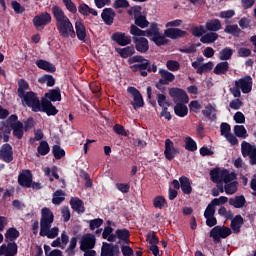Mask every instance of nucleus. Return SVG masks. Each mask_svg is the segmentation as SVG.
<instances>
[{"mask_svg":"<svg viewBox=\"0 0 256 256\" xmlns=\"http://www.w3.org/2000/svg\"><path fill=\"white\" fill-rule=\"evenodd\" d=\"M185 142V149L186 151H191L192 153L197 151V142L191 138V136H187L184 139Z\"/></svg>","mask_w":256,"mask_h":256,"instance_id":"de8ad7c7","label":"nucleus"},{"mask_svg":"<svg viewBox=\"0 0 256 256\" xmlns=\"http://www.w3.org/2000/svg\"><path fill=\"white\" fill-rule=\"evenodd\" d=\"M228 71H229V62L223 61V62H219L215 66L213 73L215 75H226Z\"/></svg>","mask_w":256,"mask_h":256,"instance_id":"7c9ffc66","label":"nucleus"},{"mask_svg":"<svg viewBox=\"0 0 256 256\" xmlns=\"http://www.w3.org/2000/svg\"><path fill=\"white\" fill-rule=\"evenodd\" d=\"M219 39V34L216 32H210L205 35H203L200 38L201 43H204L205 45H211V43H215V41Z\"/></svg>","mask_w":256,"mask_h":256,"instance_id":"4c0bfd02","label":"nucleus"},{"mask_svg":"<svg viewBox=\"0 0 256 256\" xmlns=\"http://www.w3.org/2000/svg\"><path fill=\"white\" fill-rule=\"evenodd\" d=\"M231 233L232 231L229 227L218 225L211 229L210 237L213 239L214 243H221V239H227Z\"/></svg>","mask_w":256,"mask_h":256,"instance_id":"423d86ee","label":"nucleus"},{"mask_svg":"<svg viewBox=\"0 0 256 256\" xmlns=\"http://www.w3.org/2000/svg\"><path fill=\"white\" fill-rule=\"evenodd\" d=\"M206 32L207 31L205 30V26L203 25L196 26L191 29L193 37H203V35H205Z\"/></svg>","mask_w":256,"mask_h":256,"instance_id":"13d9d810","label":"nucleus"},{"mask_svg":"<svg viewBox=\"0 0 256 256\" xmlns=\"http://www.w3.org/2000/svg\"><path fill=\"white\" fill-rule=\"evenodd\" d=\"M159 74L161 75V79H159L160 83L169 85L170 83H173L175 81V74L165 70L160 69Z\"/></svg>","mask_w":256,"mask_h":256,"instance_id":"bb28decb","label":"nucleus"},{"mask_svg":"<svg viewBox=\"0 0 256 256\" xmlns=\"http://www.w3.org/2000/svg\"><path fill=\"white\" fill-rule=\"evenodd\" d=\"M145 37H148L149 39L153 38L155 35L160 33L159 24L157 22H152L150 24V27L147 30H144Z\"/></svg>","mask_w":256,"mask_h":256,"instance_id":"58836bf2","label":"nucleus"},{"mask_svg":"<svg viewBox=\"0 0 256 256\" xmlns=\"http://www.w3.org/2000/svg\"><path fill=\"white\" fill-rule=\"evenodd\" d=\"M52 15L56 21V29L61 37L64 39H69V37L74 39L75 28L73 27L71 20H69V17L65 15L63 9L57 5L52 6Z\"/></svg>","mask_w":256,"mask_h":256,"instance_id":"f257e3e1","label":"nucleus"},{"mask_svg":"<svg viewBox=\"0 0 256 256\" xmlns=\"http://www.w3.org/2000/svg\"><path fill=\"white\" fill-rule=\"evenodd\" d=\"M40 237H47L48 239H55L59 235V228L58 227H53L51 229V226L48 227V229L43 230L40 229L39 232Z\"/></svg>","mask_w":256,"mask_h":256,"instance_id":"cd10ccee","label":"nucleus"},{"mask_svg":"<svg viewBox=\"0 0 256 256\" xmlns=\"http://www.w3.org/2000/svg\"><path fill=\"white\" fill-rule=\"evenodd\" d=\"M120 254L121 251L119 250V245L109 244L107 242L103 243L100 256H118Z\"/></svg>","mask_w":256,"mask_h":256,"instance_id":"dca6fc26","label":"nucleus"},{"mask_svg":"<svg viewBox=\"0 0 256 256\" xmlns=\"http://www.w3.org/2000/svg\"><path fill=\"white\" fill-rule=\"evenodd\" d=\"M222 182L224 183H231V181H235L237 179V174L235 172H229V170L224 169L222 170Z\"/></svg>","mask_w":256,"mask_h":256,"instance_id":"8fccbe9b","label":"nucleus"},{"mask_svg":"<svg viewBox=\"0 0 256 256\" xmlns=\"http://www.w3.org/2000/svg\"><path fill=\"white\" fill-rule=\"evenodd\" d=\"M65 201V192L63 190H56L53 194L52 203L54 205H61Z\"/></svg>","mask_w":256,"mask_h":256,"instance_id":"09e8293b","label":"nucleus"},{"mask_svg":"<svg viewBox=\"0 0 256 256\" xmlns=\"http://www.w3.org/2000/svg\"><path fill=\"white\" fill-rule=\"evenodd\" d=\"M220 133L222 137H227L228 135L231 134V125L227 122H223L220 125Z\"/></svg>","mask_w":256,"mask_h":256,"instance_id":"69168bd1","label":"nucleus"},{"mask_svg":"<svg viewBox=\"0 0 256 256\" xmlns=\"http://www.w3.org/2000/svg\"><path fill=\"white\" fill-rule=\"evenodd\" d=\"M179 181L182 193H184V195H191V193H193V187L191 186V181L187 176H181Z\"/></svg>","mask_w":256,"mask_h":256,"instance_id":"b1692460","label":"nucleus"},{"mask_svg":"<svg viewBox=\"0 0 256 256\" xmlns=\"http://www.w3.org/2000/svg\"><path fill=\"white\" fill-rule=\"evenodd\" d=\"M165 37V35L161 34V32H159L157 35L152 36V38H150V41H152L153 43H155V45H157V47H161L163 45H167V43H169V40H167Z\"/></svg>","mask_w":256,"mask_h":256,"instance_id":"a19ab883","label":"nucleus"},{"mask_svg":"<svg viewBox=\"0 0 256 256\" xmlns=\"http://www.w3.org/2000/svg\"><path fill=\"white\" fill-rule=\"evenodd\" d=\"M6 123L10 129H12V135L18 140L23 139V135H25V132L23 131V123L19 121V117L17 114H12L8 117L6 120Z\"/></svg>","mask_w":256,"mask_h":256,"instance_id":"39448f33","label":"nucleus"},{"mask_svg":"<svg viewBox=\"0 0 256 256\" xmlns=\"http://www.w3.org/2000/svg\"><path fill=\"white\" fill-rule=\"evenodd\" d=\"M90 231H95V229H99L101 225H103L104 221L101 218H95L88 221Z\"/></svg>","mask_w":256,"mask_h":256,"instance_id":"5fc2aeb1","label":"nucleus"},{"mask_svg":"<svg viewBox=\"0 0 256 256\" xmlns=\"http://www.w3.org/2000/svg\"><path fill=\"white\" fill-rule=\"evenodd\" d=\"M44 97V99H47L50 103L61 101V88L55 87L54 89L49 90L45 93Z\"/></svg>","mask_w":256,"mask_h":256,"instance_id":"5701e85b","label":"nucleus"},{"mask_svg":"<svg viewBox=\"0 0 256 256\" xmlns=\"http://www.w3.org/2000/svg\"><path fill=\"white\" fill-rule=\"evenodd\" d=\"M127 92L133 97V102H131V105L135 111H137V109H141V107H144L145 101L143 100V95H141V92H139L137 88L130 86L127 88Z\"/></svg>","mask_w":256,"mask_h":256,"instance_id":"9d476101","label":"nucleus"},{"mask_svg":"<svg viewBox=\"0 0 256 256\" xmlns=\"http://www.w3.org/2000/svg\"><path fill=\"white\" fill-rule=\"evenodd\" d=\"M116 16L117 13H115L113 8H105L101 13L102 20L104 21L105 25H108L109 27L113 25Z\"/></svg>","mask_w":256,"mask_h":256,"instance_id":"aec40b11","label":"nucleus"},{"mask_svg":"<svg viewBox=\"0 0 256 256\" xmlns=\"http://www.w3.org/2000/svg\"><path fill=\"white\" fill-rule=\"evenodd\" d=\"M133 43L138 53H147L149 51V40L145 37H133Z\"/></svg>","mask_w":256,"mask_h":256,"instance_id":"f3484780","label":"nucleus"},{"mask_svg":"<svg viewBox=\"0 0 256 256\" xmlns=\"http://www.w3.org/2000/svg\"><path fill=\"white\" fill-rule=\"evenodd\" d=\"M38 83H40L41 85L46 83L47 87H54L55 78L51 74H45L38 79Z\"/></svg>","mask_w":256,"mask_h":256,"instance_id":"37998d69","label":"nucleus"},{"mask_svg":"<svg viewBox=\"0 0 256 256\" xmlns=\"http://www.w3.org/2000/svg\"><path fill=\"white\" fill-rule=\"evenodd\" d=\"M166 67H167V69H169V71H179L181 66H180L179 62H177L175 60H168L166 63Z\"/></svg>","mask_w":256,"mask_h":256,"instance_id":"774afa93","label":"nucleus"},{"mask_svg":"<svg viewBox=\"0 0 256 256\" xmlns=\"http://www.w3.org/2000/svg\"><path fill=\"white\" fill-rule=\"evenodd\" d=\"M69 203L71 209H73V211L76 213H85V202H83V200H81L79 197H72Z\"/></svg>","mask_w":256,"mask_h":256,"instance_id":"4be33fe9","label":"nucleus"},{"mask_svg":"<svg viewBox=\"0 0 256 256\" xmlns=\"http://www.w3.org/2000/svg\"><path fill=\"white\" fill-rule=\"evenodd\" d=\"M116 237L120 239V241H124V243H129V238L131 237V233L127 230V228L124 229H117L116 230Z\"/></svg>","mask_w":256,"mask_h":256,"instance_id":"79ce46f5","label":"nucleus"},{"mask_svg":"<svg viewBox=\"0 0 256 256\" xmlns=\"http://www.w3.org/2000/svg\"><path fill=\"white\" fill-rule=\"evenodd\" d=\"M211 69H213V62L210 61L200 65L196 73H198V75H203L204 73H207V71H211Z\"/></svg>","mask_w":256,"mask_h":256,"instance_id":"680f3d73","label":"nucleus"},{"mask_svg":"<svg viewBox=\"0 0 256 256\" xmlns=\"http://www.w3.org/2000/svg\"><path fill=\"white\" fill-rule=\"evenodd\" d=\"M128 63L130 66V69L133 71V73H137V71H147L148 73H157V65L153 64L151 66V61L145 59V57L141 55H135L128 59ZM133 63H137L134 64Z\"/></svg>","mask_w":256,"mask_h":256,"instance_id":"f03ea898","label":"nucleus"},{"mask_svg":"<svg viewBox=\"0 0 256 256\" xmlns=\"http://www.w3.org/2000/svg\"><path fill=\"white\" fill-rule=\"evenodd\" d=\"M153 207H155V209H167L169 205L167 204V199L163 196H156L153 199Z\"/></svg>","mask_w":256,"mask_h":256,"instance_id":"ea45409f","label":"nucleus"},{"mask_svg":"<svg viewBox=\"0 0 256 256\" xmlns=\"http://www.w3.org/2000/svg\"><path fill=\"white\" fill-rule=\"evenodd\" d=\"M164 36L168 39H183L187 37V31L181 30L179 28H168L164 31Z\"/></svg>","mask_w":256,"mask_h":256,"instance_id":"6ab92c4d","label":"nucleus"},{"mask_svg":"<svg viewBox=\"0 0 256 256\" xmlns=\"http://www.w3.org/2000/svg\"><path fill=\"white\" fill-rule=\"evenodd\" d=\"M206 31H211L212 33H217L221 29V20L212 19L206 22Z\"/></svg>","mask_w":256,"mask_h":256,"instance_id":"c756f323","label":"nucleus"},{"mask_svg":"<svg viewBox=\"0 0 256 256\" xmlns=\"http://www.w3.org/2000/svg\"><path fill=\"white\" fill-rule=\"evenodd\" d=\"M170 97L173 98L174 103H189V96L187 92L181 88H170L169 90Z\"/></svg>","mask_w":256,"mask_h":256,"instance_id":"f8f14e48","label":"nucleus"},{"mask_svg":"<svg viewBox=\"0 0 256 256\" xmlns=\"http://www.w3.org/2000/svg\"><path fill=\"white\" fill-rule=\"evenodd\" d=\"M253 90V78L250 75H246L235 81V85L230 89L233 97H241V91L244 94L251 93Z\"/></svg>","mask_w":256,"mask_h":256,"instance_id":"7ed1b4c3","label":"nucleus"},{"mask_svg":"<svg viewBox=\"0 0 256 256\" xmlns=\"http://www.w3.org/2000/svg\"><path fill=\"white\" fill-rule=\"evenodd\" d=\"M116 52L122 57V59H127L131 55H135V48L133 46H128L125 48H116Z\"/></svg>","mask_w":256,"mask_h":256,"instance_id":"e433bc0d","label":"nucleus"},{"mask_svg":"<svg viewBox=\"0 0 256 256\" xmlns=\"http://www.w3.org/2000/svg\"><path fill=\"white\" fill-rule=\"evenodd\" d=\"M49 151H51V147H49V143L45 140H42L37 147V153L38 155H42L43 157L45 155H49Z\"/></svg>","mask_w":256,"mask_h":256,"instance_id":"49530a36","label":"nucleus"},{"mask_svg":"<svg viewBox=\"0 0 256 256\" xmlns=\"http://www.w3.org/2000/svg\"><path fill=\"white\" fill-rule=\"evenodd\" d=\"M245 203H247V200L245 199L244 195L235 196L234 198L229 199V205L235 207V209H241L245 207Z\"/></svg>","mask_w":256,"mask_h":256,"instance_id":"c85d7f7f","label":"nucleus"},{"mask_svg":"<svg viewBox=\"0 0 256 256\" xmlns=\"http://www.w3.org/2000/svg\"><path fill=\"white\" fill-rule=\"evenodd\" d=\"M76 35L79 41L85 43V39H87V29L85 25L81 21H77L75 23Z\"/></svg>","mask_w":256,"mask_h":256,"instance_id":"393cba45","label":"nucleus"},{"mask_svg":"<svg viewBox=\"0 0 256 256\" xmlns=\"http://www.w3.org/2000/svg\"><path fill=\"white\" fill-rule=\"evenodd\" d=\"M174 113L177 115V117H187V114L189 113V108H187V105L183 103H176L174 106Z\"/></svg>","mask_w":256,"mask_h":256,"instance_id":"c9c22d12","label":"nucleus"},{"mask_svg":"<svg viewBox=\"0 0 256 256\" xmlns=\"http://www.w3.org/2000/svg\"><path fill=\"white\" fill-rule=\"evenodd\" d=\"M32 183H33V174L31 173V170H23L18 175V184L21 187H26L27 189H29Z\"/></svg>","mask_w":256,"mask_h":256,"instance_id":"4468645a","label":"nucleus"},{"mask_svg":"<svg viewBox=\"0 0 256 256\" xmlns=\"http://www.w3.org/2000/svg\"><path fill=\"white\" fill-rule=\"evenodd\" d=\"M243 224V216L236 215L230 224V227L234 233H241V225Z\"/></svg>","mask_w":256,"mask_h":256,"instance_id":"2f4dec72","label":"nucleus"},{"mask_svg":"<svg viewBox=\"0 0 256 256\" xmlns=\"http://www.w3.org/2000/svg\"><path fill=\"white\" fill-rule=\"evenodd\" d=\"M210 179L213 183H223V170H221V168L211 170Z\"/></svg>","mask_w":256,"mask_h":256,"instance_id":"473e14b6","label":"nucleus"},{"mask_svg":"<svg viewBox=\"0 0 256 256\" xmlns=\"http://www.w3.org/2000/svg\"><path fill=\"white\" fill-rule=\"evenodd\" d=\"M157 103L162 109L163 107H171V104L167 102V96L165 94H157Z\"/></svg>","mask_w":256,"mask_h":256,"instance_id":"0e129e2a","label":"nucleus"},{"mask_svg":"<svg viewBox=\"0 0 256 256\" xmlns=\"http://www.w3.org/2000/svg\"><path fill=\"white\" fill-rule=\"evenodd\" d=\"M134 23L137 27H140V29H147V27H149L147 16L143 14L134 18Z\"/></svg>","mask_w":256,"mask_h":256,"instance_id":"c03bdc74","label":"nucleus"},{"mask_svg":"<svg viewBox=\"0 0 256 256\" xmlns=\"http://www.w3.org/2000/svg\"><path fill=\"white\" fill-rule=\"evenodd\" d=\"M51 21H53V18L49 12H42L33 18L32 23L35 29L39 31L40 29H45V27H47Z\"/></svg>","mask_w":256,"mask_h":256,"instance_id":"6e6552de","label":"nucleus"},{"mask_svg":"<svg viewBox=\"0 0 256 256\" xmlns=\"http://www.w3.org/2000/svg\"><path fill=\"white\" fill-rule=\"evenodd\" d=\"M238 184L239 183L237 181L227 183L224 186V190H225L226 195H234V193H237V185Z\"/></svg>","mask_w":256,"mask_h":256,"instance_id":"3c124183","label":"nucleus"},{"mask_svg":"<svg viewBox=\"0 0 256 256\" xmlns=\"http://www.w3.org/2000/svg\"><path fill=\"white\" fill-rule=\"evenodd\" d=\"M189 109H190V111H193V113H199V111H201V109H203V105H201V103H199V101L193 100L189 104Z\"/></svg>","mask_w":256,"mask_h":256,"instance_id":"338daca9","label":"nucleus"},{"mask_svg":"<svg viewBox=\"0 0 256 256\" xmlns=\"http://www.w3.org/2000/svg\"><path fill=\"white\" fill-rule=\"evenodd\" d=\"M179 153V150H177L173 144V141L171 139L165 140V151L164 155L168 161H173L175 159V155Z\"/></svg>","mask_w":256,"mask_h":256,"instance_id":"a211bd4d","label":"nucleus"},{"mask_svg":"<svg viewBox=\"0 0 256 256\" xmlns=\"http://www.w3.org/2000/svg\"><path fill=\"white\" fill-rule=\"evenodd\" d=\"M27 91H29V82L21 78L20 80H18V89H17L18 97L20 98L23 97L24 95L27 94Z\"/></svg>","mask_w":256,"mask_h":256,"instance_id":"f704fd0d","label":"nucleus"},{"mask_svg":"<svg viewBox=\"0 0 256 256\" xmlns=\"http://www.w3.org/2000/svg\"><path fill=\"white\" fill-rule=\"evenodd\" d=\"M233 53H234V51L232 48H229V47L223 48L219 52L220 61H229V59H231V57H233Z\"/></svg>","mask_w":256,"mask_h":256,"instance_id":"a18cd8bd","label":"nucleus"},{"mask_svg":"<svg viewBox=\"0 0 256 256\" xmlns=\"http://www.w3.org/2000/svg\"><path fill=\"white\" fill-rule=\"evenodd\" d=\"M111 41H114L120 47H127V45H131V36L123 32H115L111 35Z\"/></svg>","mask_w":256,"mask_h":256,"instance_id":"ddd939ff","label":"nucleus"},{"mask_svg":"<svg viewBox=\"0 0 256 256\" xmlns=\"http://www.w3.org/2000/svg\"><path fill=\"white\" fill-rule=\"evenodd\" d=\"M19 235H21V233H19V230H17V228L15 227H11L6 231L5 239L6 241H10V243H14L16 239H19Z\"/></svg>","mask_w":256,"mask_h":256,"instance_id":"72a5a7b5","label":"nucleus"},{"mask_svg":"<svg viewBox=\"0 0 256 256\" xmlns=\"http://www.w3.org/2000/svg\"><path fill=\"white\" fill-rule=\"evenodd\" d=\"M146 241H148L150 245H158L159 237H157L154 231H150L146 235Z\"/></svg>","mask_w":256,"mask_h":256,"instance_id":"bf43d9fd","label":"nucleus"},{"mask_svg":"<svg viewBox=\"0 0 256 256\" xmlns=\"http://www.w3.org/2000/svg\"><path fill=\"white\" fill-rule=\"evenodd\" d=\"M62 1L67 11H69V13H72L73 15L77 13V6L75 5V3H73L72 0H62Z\"/></svg>","mask_w":256,"mask_h":256,"instance_id":"e2e57ef3","label":"nucleus"},{"mask_svg":"<svg viewBox=\"0 0 256 256\" xmlns=\"http://www.w3.org/2000/svg\"><path fill=\"white\" fill-rule=\"evenodd\" d=\"M228 35H239L241 33V29H239V26L237 24L234 25H227L224 29Z\"/></svg>","mask_w":256,"mask_h":256,"instance_id":"6e6d98bb","label":"nucleus"},{"mask_svg":"<svg viewBox=\"0 0 256 256\" xmlns=\"http://www.w3.org/2000/svg\"><path fill=\"white\" fill-rule=\"evenodd\" d=\"M234 133H235L236 137H240L242 139L247 138V129H245V126H243V125L234 126Z\"/></svg>","mask_w":256,"mask_h":256,"instance_id":"864d4df0","label":"nucleus"},{"mask_svg":"<svg viewBox=\"0 0 256 256\" xmlns=\"http://www.w3.org/2000/svg\"><path fill=\"white\" fill-rule=\"evenodd\" d=\"M52 154L54 155L55 159H63L65 157V150L61 148L59 145H54L52 147Z\"/></svg>","mask_w":256,"mask_h":256,"instance_id":"603ef678","label":"nucleus"},{"mask_svg":"<svg viewBox=\"0 0 256 256\" xmlns=\"http://www.w3.org/2000/svg\"><path fill=\"white\" fill-rule=\"evenodd\" d=\"M95 247V236L91 234H87L82 237L80 242V250L88 251L89 249H93Z\"/></svg>","mask_w":256,"mask_h":256,"instance_id":"412c9836","label":"nucleus"},{"mask_svg":"<svg viewBox=\"0 0 256 256\" xmlns=\"http://www.w3.org/2000/svg\"><path fill=\"white\" fill-rule=\"evenodd\" d=\"M53 221H55V215H53V212H51V209L44 207L41 210V219H40V229L42 231H45L51 227L53 224Z\"/></svg>","mask_w":256,"mask_h":256,"instance_id":"0eeeda50","label":"nucleus"},{"mask_svg":"<svg viewBox=\"0 0 256 256\" xmlns=\"http://www.w3.org/2000/svg\"><path fill=\"white\" fill-rule=\"evenodd\" d=\"M0 159L4 163H11L13 161V147L11 144H3L0 148Z\"/></svg>","mask_w":256,"mask_h":256,"instance_id":"2eb2a0df","label":"nucleus"},{"mask_svg":"<svg viewBox=\"0 0 256 256\" xmlns=\"http://www.w3.org/2000/svg\"><path fill=\"white\" fill-rule=\"evenodd\" d=\"M22 103L31 109L33 113H39V107H41V100L39 95L33 91H28L22 97H20Z\"/></svg>","mask_w":256,"mask_h":256,"instance_id":"20e7f679","label":"nucleus"},{"mask_svg":"<svg viewBox=\"0 0 256 256\" xmlns=\"http://www.w3.org/2000/svg\"><path fill=\"white\" fill-rule=\"evenodd\" d=\"M38 113H46L48 117L55 116L59 110L53 103L45 98H42Z\"/></svg>","mask_w":256,"mask_h":256,"instance_id":"9b49d317","label":"nucleus"},{"mask_svg":"<svg viewBox=\"0 0 256 256\" xmlns=\"http://www.w3.org/2000/svg\"><path fill=\"white\" fill-rule=\"evenodd\" d=\"M36 65L39 69L47 71L48 73H55V71H57V67H55V65H53L51 62H48L47 60H37Z\"/></svg>","mask_w":256,"mask_h":256,"instance_id":"a878e982","label":"nucleus"},{"mask_svg":"<svg viewBox=\"0 0 256 256\" xmlns=\"http://www.w3.org/2000/svg\"><path fill=\"white\" fill-rule=\"evenodd\" d=\"M130 33L134 36V37H145V30H141L139 28V26L132 24L130 26Z\"/></svg>","mask_w":256,"mask_h":256,"instance_id":"4d7b16f0","label":"nucleus"},{"mask_svg":"<svg viewBox=\"0 0 256 256\" xmlns=\"http://www.w3.org/2000/svg\"><path fill=\"white\" fill-rule=\"evenodd\" d=\"M76 247H77V237H72L70 240V244H69L68 248L66 249V253H68V255H70V256L75 255Z\"/></svg>","mask_w":256,"mask_h":256,"instance_id":"052dcab7","label":"nucleus"},{"mask_svg":"<svg viewBox=\"0 0 256 256\" xmlns=\"http://www.w3.org/2000/svg\"><path fill=\"white\" fill-rule=\"evenodd\" d=\"M241 153L243 157H249L250 165H256V147L251 145L247 141H243L241 144Z\"/></svg>","mask_w":256,"mask_h":256,"instance_id":"1a4fd4ad","label":"nucleus"}]
</instances>
